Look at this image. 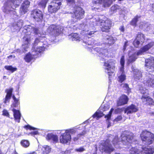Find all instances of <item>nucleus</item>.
I'll return each mask as SVG.
<instances>
[{"label": "nucleus", "instance_id": "obj_1", "mask_svg": "<svg viewBox=\"0 0 154 154\" xmlns=\"http://www.w3.org/2000/svg\"><path fill=\"white\" fill-rule=\"evenodd\" d=\"M133 137L132 135H128L125 134V132L122 133L121 138L119 140L117 136H115L112 143L113 145L116 146L120 144L119 140H121V141L124 145H127V148L129 149L128 154H142V150L141 149H138L134 146L133 143L132 142Z\"/></svg>", "mask_w": 154, "mask_h": 154}, {"label": "nucleus", "instance_id": "obj_2", "mask_svg": "<svg viewBox=\"0 0 154 154\" xmlns=\"http://www.w3.org/2000/svg\"><path fill=\"white\" fill-rule=\"evenodd\" d=\"M23 32L26 34L25 35L23 38L24 44L22 45V48H23V51L25 52L27 51V49L30 44V37L29 35L32 34H38L39 30L37 28L34 27V26L28 25L24 27Z\"/></svg>", "mask_w": 154, "mask_h": 154}, {"label": "nucleus", "instance_id": "obj_3", "mask_svg": "<svg viewBox=\"0 0 154 154\" xmlns=\"http://www.w3.org/2000/svg\"><path fill=\"white\" fill-rule=\"evenodd\" d=\"M22 0H7L2 8L3 12L6 14L10 13L14 14L16 13L14 9L18 7Z\"/></svg>", "mask_w": 154, "mask_h": 154}, {"label": "nucleus", "instance_id": "obj_4", "mask_svg": "<svg viewBox=\"0 0 154 154\" xmlns=\"http://www.w3.org/2000/svg\"><path fill=\"white\" fill-rule=\"evenodd\" d=\"M154 46V42H152L142 47L138 51L137 54L135 53L131 54L130 52L129 53V58L128 60V63L134 62L135 60L137 58V56L139 55L143 54H144L149 49Z\"/></svg>", "mask_w": 154, "mask_h": 154}, {"label": "nucleus", "instance_id": "obj_5", "mask_svg": "<svg viewBox=\"0 0 154 154\" xmlns=\"http://www.w3.org/2000/svg\"><path fill=\"white\" fill-rule=\"evenodd\" d=\"M72 14V20L74 22L83 18L85 13L84 11L81 7H76L73 8Z\"/></svg>", "mask_w": 154, "mask_h": 154}, {"label": "nucleus", "instance_id": "obj_6", "mask_svg": "<svg viewBox=\"0 0 154 154\" xmlns=\"http://www.w3.org/2000/svg\"><path fill=\"white\" fill-rule=\"evenodd\" d=\"M140 137L143 143L146 145L151 144L154 141V135L149 132L143 131L140 134Z\"/></svg>", "mask_w": 154, "mask_h": 154}, {"label": "nucleus", "instance_id": "obj_7", "mask_svg": "<svg viewBox=\"0 0 154 154\" xmlns=\"http://www.w3.org/2000/svg\"><path fill=\"white\" fill-rule=\"evenodd\" d=\"M44 46H39L35 47H34L33 49V51L31 53H30L27 54L25 56L24 59L25 61L28 63H29L31 61L35 58V56L39 53H41L45 50Z\"/></svg>", "mask_w": 154, "mask_h": 154}, {"label": "nucleus", "instance_id": "obj_8", "mask_svg": "<svg viewBox=\"0 0 154 154\" xmlns=\"http://www.w3.org/2000/svg\"><path fill=\"white\" fill-rule=\"evenodd\" d=\"M109 139H107L100 142L99 147L101 151L109 153L113 151L114 149L109 143Z\"/></svg>", "mask_w": 154, "mask_h": 154}, {"label": "nucleus", "instance_id": "obj_9", "mask_svg": "<svg viewBox=\"0 0 154 154\" xmlns=\"http://www.w3.org/2000/svg\"><path fill=\"white\" fill-rule=\"evenodd\" d=\"M115 62L113 60H110L104 63L105 72L109 76L112 75L115 70Z\"/></svg>", "mask_w": 154, "mask_h": 154}, {"label": "nucleus", "instance_id": "obj_10", "mask_svg": "<svg viewBox=\"0 0 154 154\" xmlns=\"http://www.w3.org/2000/svg\"><path fill=\"white\" fill-rule=\"evenodd\" d=\"M97 24L98 23L100 24V26L101 30L103 32H107L111 27V21L107 18H104L103 20L99 19L98 21L97 20H96Z\"/></svg>", "mask_w": 154, "mask_h": 154}, {"label": "nucleus", "instance_id": "obj_11", "mask_svg": "<svg viewBox=\"0 0 154 154\" xmlns=\"http://www.w3.org/2000/svg\"><path fill=\"white\" fill-rule=\"evenodd\" d=\"M63 30V28L60 26L52 25L48 27L47 32L51 35H54L57 36Z\"/></svg>", "mask_w": 154, "mask_h": 154}, {"label": "nucleus", "instance_id": "obj_12", "mask_svg": "<svg viewBox=\"0 0 154 154\" xmlns=\"http://www.w3.org/2000/svg\"><path fill=\"white\" fill-rule=\"evenodd\" d=\"M145 63L146 70L149 72H154V57L146 59Z\"/></svg>", "mask_w": 154, "mask_h": 154}, {"label": "nucleus", "instance_id": "obj_13", "mask_svg": "<svg viewBox=\"0 0 154 154\" xmlns=\"http://www.w3.org/2000/svg\"><path fill=\"white\" fill-rule=\"evenodd\" d=\"M32 17L37 21H41L43 18V14L42 12L37 9L33 10L31 13Z\"/></svg>", "mask_w": 154, "mask_h": 154}, {"label": "nucleus", "instance_id": "obj_14", "mask_svg": "<svg viewBox=\"0 0 154 154\" xmlns=\"http://www.w3.org/2000/svg\"><path fill=\"white\" fill-rule=\"evenodd\" d=\"M60 3H55L51 2L48 6V11L51 14L55 13L59 9L60 7L59 5Z\"/></svg>", "mask_w": 154, "mask_h": 154}, {"label": "nucleus", "instance_id": "obj_15", "mask_svg": "<svg viewBox=\"0 0 154 154\" xmlns=\"http://www.w3.org/2000/svg\"><path fill=\"white\" fill-rule=\"evenodd\" d=\"M71 139V135L67 134L66 132L61 134L60 137V142L63 144L69 143Z\"/></svg>", "mask_w": 154, "mask_h": 154}, {"label": "nucleus", "instance_id": "obj_16", "mask_svg": "<svg viewBox=\"0 0 154 154\" xmlns=\"http://www.w3.org/2000/svg\"><path fill=\"white\" fill-rule=\"evenodd\" d=\"M30 2L28 0L25 1L22 4L20 8V15L25 14L28 11Z\"/></svg>", "mask_w": 154, "mask_h": 154}, {"label": "nucleus", "instance_id": "obj_17", "mask_svg": "<svg viewBox=\"0 0 154 154\" xmlns=\"http://www.w3.org/2000/svg\"><path fill=\"white\" fill-rule=\"evenodd\" d=\"M23 25V21L22 20H19L18 21L14 22L11 27L12 31L15 32L20 29Z\"/></svg>", "mask_w": 154, "mask_h": 154}, {"label": "nucleus", "instance_id": "obj_18", "mask_svg": "<svg viewBox=\"0 0 154 154\" xmlns=\"http://www.w3.org/2000/svg\"><path fill=\"white\" fill-rule=\"evenodd\" d=\"M138 110L137 107L136 106L132 104L124 110V112L128 115L129 114L132 113L134 112H137Z\"/></svg>", "mask_w": 154, "mask_h": 154}, {"label": "nucleus", "instance_id": "obj_19", "mask_svg": "<svg viewBox=\"0 0 154 154\" xmlns=\"http://www.w3.org/2000/svg\"><path fill=\"white\" fill-rule=\"evenodd\" d=\"M47 140L52 141L53 143H57L58 142V138L57 135L51 133L48 134L46 137Z\"/></svg>", "mask_w": 154, "mask_h": 154}, {"label": "nucleus", "instance_id": "obj_20", "mask_svg": "<svg viewBox=\"0 0 154 154\" xmlns=\"http://www.w3.org/2000/svg\"><path fill=\"white\" fill-rule=\"evenodd\" d=\"M151 76H147L144 78L143 84L148 86H152L154 84V80L151 78Z\"/></svg>", "mask_w": 154, "mask_h": 154}, {"label": "nucleus", "instance_id": "obj_21", "mask_svg": "<svg viewBox=\"0 0 154 154\" xmlns=\"http://www.w3.org/2000/svg\"><path fill=\"white\" fill-rule=\"evenodd\" d=\"M128 101L127 97L125 95H122L119 98L117 101V105L118 106H121L126 104Z\"/></svg>", "mask_w": 154, "mask_h": 154}, {"label": "nucleus", "instance_id": "obj_22", "mask_svg": "<svg viewBox=\"0 0 154 154\" xmlns=\"http://www.w3.org/2000/svg\"><path fill=\"white\" fill-rule=\"evenodd\" d=\"M142 100L145 104H146L149 105H154V102L153 100L150 97L148 96H142Z\"/></svg>", "mask_w": 154, "mask_h": 154}, {"label": "nucleus", "instance_id": "obj_23", "mask_svg": "<svg viewBox=\"0 0 154 154\" xmlns=\"http://www.w3.org/2000/svg\"><path fill=\"white\" fill-rule=\"evenodd\" d=\"M142 150V153L143 152L145 154H153L154 152L153 149L149 147H144L143 146L140 147Z\"/></svg>", "mask_w": 154, "mask_h": 154}, {"label": "nucleus", "instance_id": "obj_24", "mask_svg": "<svg viewBox=\"0 0 154 154\" xmlns=\"http://www.w3.org/2000/svg\"><path fill=\"white\" fill-rule=\"evenodd\" d=\"M13 90V89L12 88H10L7 90V95L4 101V102L5 103H6L7 102H9L11 96L12 95Z\"/></svg>", "mask_w": 154, "mask_h": 154}, {"label": "nucleus", "instance_id": "obj_25", "mask_svg": "<svg viewBox=\"0 0 154 154\" xmlns=\"http://www.w3.org/2000/svg\"><path fill=\"white\" fill-rule=\"evenodd\" d=\"M12 111L14 112V116L15 120L19 122L20 119L21 115L20 112L17 110H16L14 109H13Z\"/></svg>", "mask_w": 154, "mask_h": 154}, {"label": "nucleus", "instance_id": "obj_26", "mask_svg": "<svg viewBox=\"0 0 154 154\" xmlns=\"http://www.w3.org/2000/svg\"><path fill=\"white\" fill-rule=\"evenodd\" d=\"M134 77L136 79H139L142 77L141 72L137 69H134L133 70Z\"/></svg>", "mask_w": 154, "mask_h": 154}, {"label": "nucleus", "instance_id": "obj_27", "mask_svg": "<svg viewBox=\"0 0 154 154\" xmlns=\"http://www.w3.org/2000/svg\"><path fill=\"white\" fill-rule=\"evenodd\" d=\"M69 38L73 41H80L82 39L80 38L77 33H74L71 34L69 36Z\"/></svg>", "mask_w": 154, "mask_h": 154}, {"label": "nucleus", "instance_id": "obj_28", "mask_svg": "<svg viewBox=\"0 0 154 154\" xmlns=\"http://www.w3.org/2000/svg\"><path fill=\"white\" fill-rule=\"evenodd\" d=\"M94 50L98 53H99L100 56L101 55V54H102V55H104V56L105 57L107 55V51L106 49H100L97 48H95Z\"/></svg>", "mask_w": 154, "mask_h": 154}, {"label": "nucleus", "instance_id": "obj_29", "mask_svg": "<svg viewBox=\"0 0 154 154\" xmlns=\"http://www.w3.org/2000/svg\"><path fill=\"white\" fill-rule=\"evenodd\" d=\"M42 154H48L51 151V148L49 146L45 145L42 148Z\"/></svg>", "mask_w": 154, "mask_h": 154}, {"label": "nucleus", "instance_id": "obj_30", "mask_svg": "<svg viewBox=\"0 0 154 154\" xmlns=\"http://www.w3.org/2000/svg\"><path fill=\"white\" fill-rule=\"evenodd\" d=\"M114 109L112 108L109 111V114L105 116V117L106 119V122H108V125L107 126V128H109L111 126V123L109 122V121L110 119L111 115H112V112L113 111Z\"/></svg>", "mask_w": 154, "mask_h": 154}, {"label": "nucleus", "instance_id": "obj_31", "mask_svg": "<svg viewBox=\"0 0 154 154\" xmlns=\"http://www.w3.org/2000/svg\"><path fill=\"white\" fill-rule=\"evenodd\" d=\"M103 115L102 112L98 110L92 116V117L93 118H96L97 119H98L99 118L102 117Z\"/></svg>", "mask_w": 154, "mask_h": 154}, {"label": "nucleus", "instance_id": "obj_32", "mask_svg": "<svg viewBox=\"0 0 154 154\" xmlns=\"http://www.w3.org/2000/svg\"><path fill=\"white\" fill-rule=\"evenodd\" d=\"M119 72L121 75L119 76V82L122 83L126 79V76L124 74V70L122 72Z\"/></svg>", "mask_w": 154, "mask_h": 154}, {"label": "nucleus", "instance_id": "obj_33", "mask_svg": "<svg viewBox=\"0 0 154 154\" xmlns=\"http://www.w3.org/2000/svg\"><path fill=\"white\" fill-rule=\"evenodd\" d=\"M121 9L120 6L117 5L112 6L110 8V11L112 13H115L116 12L119 11Z\"/></svg>", "mask_w": 154, "mask_h": 154}, {"label": "nucleus", "instance_id": "obj_34", "mask_svg": "<svg viewBox=\"0 0 154 154\" xmlns=\"http://www.w3.org/2000/svg\"><path fill=\"white\" fill-rule=\"evenodd\" d=\"M136 39L143 43L145 40V36L143 34L139 33L137 35Z\"/></svg>", "mask_w": 154, "mask_h": 154}, {"label": "nucleus", "instance_id": "obj_35", "mask_svg": "<svg viewBox=\"0 0 154 154\" xmlns=\"http://www.w3.org/2000/svg\"><path fill=\"white\" fill-rule=\"evenodd\" d=\"M20 143L22 146L24 148H27L30 145L29 141L26 140H21Z\"/></svg>", "mask_w": 154, "mask_h": 154}, {"label": "nucleus", "instance_id": "obj_36", "mask_svg": "<svg viewBox=\"0 0 154 154\" xmlns=\"http://www.w3.org/2000/svg\"><path fill=\"white\" fill-rule=\"evenodd\" d=\"M48 0H42L38 4V6L42 9H44L46 7Z\"/></svg>", "mask_w": 154, "mask_h": 154}, {"label": "nucleus", "instance_id": "obj_37", "mask_svg": "<svg viewBox=\"0 0 154 154\" xmlns=\"http://www.w3.org/2000/svg\"><path fill=\"white\" fill-rule=\"evenodd\" d=\"M120 64L121 67L120 68L119 71H122L124 69V66L125 64V57L124 56H122L120 60Z\"/></svg>", "mask_w": 154, "mask_h": 154}, {"label": "nucleus", "instance_id": "obj_38", "mask_svg": "<svg viewBox=\"0 0 154 154\" xmlns=\"http://www.w3.org/2000/svg\"><path fill=\"white\" fill-rule=\"evenodd\" d=\"M5 68L8 70L11 71L12 72H13L17 70L16 67H14L12 66H6Z\"/></svg>", "mask_w": 154, "mask_h": 154}, {"label": "nucleus", "instance_id": "obj_39", "mask_svg": "<svg viewBox=\"0 0 154 154\" xmlns=\"http://www.w3.org/2000/svg\"><path fill=\"white\" fill-rule=\"evenodd\" d=\"M140 17V16H135L132 20L131 22V24L134 26H136V23L138 21V19Z\"/></svg>", "mask_w": 154, "mask_h": 154}, {"label": "nucleus", "instance_id": "obj_40", "mask_svg": "<svg viewBox=\"0 0 154 154\" xmlns=\"http://www.w3.org/2000/svg\"><path fill=\"white\" fill-rule=\"evenodd\" d=\"M13 98L14 100V101L12 104L11 105V107H16L18 106L19 104L18 100L16 98L14 95L13 96Z\"/></svg>", "mask_w": 154, "mask_h": 154}, {"label": "nucleus", "instance_id": "obj_41", "mask_svg": "<svg viewBox=\"0 0 154 154\" xmlns=\"http://www.w3.org/2000/svg\"><path fill=\"white\" fill-rule=\"evenodd\" d=\"M112 0H104L103 1V5L105 7H109L112 3Z\"/></svg>", "mask_w": 154, "mask_h": 154}, {"label": "nucleus", "instance_id": "obj_42", "mask_svg": "<svg viewBox=\"0 0 154 154\" xmlns=\"http://www.w3.org/2000/svg\"><path fill=\"white\" fill-rule=\"evenodd\" d=\"M85 131H83L82 133L78 134L76 137H75L73 138V140L74 141H76L79 138L82 137L85 134Z\"/></svg>", "mask_w": 154, "mask_h": 154}, {"label": "nucleus", "instance_id": "obj_43", "mask_svg": "<svg viewBox=\"0 0 154 154\" xmlns=\"http://www.w3.org/2000/svg\"><path fill=\"white\" fill-rule=\"evenodd\" d=\"M67 134L71 135V134H73L75 133L76 131L74 129H68L65 130Z\"/></svg>", "mask_w": 154, "mask_h": 154}, {"label": "nucleus", "instance_id": "obj_44", "mask_svg": "<svg viewBox=\"0 0 154 154\" xmlns=\"http://www.w3.org/2000/svg\"><path fill=\"white\" fill-rule=\"evenodd\" d=\"M143 43L141 42L136 38L133 42V45L136 47L137 48L139 46L140 44H142Z\"/></svg>", "mask_w": 154, "mask_h": 154}, {"label": "nucleus", "instance_id": "obj_45", "mask_svg": "<svg viewBox=\"0 0 154 154\" xmlns=\"http://www.w3.org/2000/svg\"><path fill=\"white\" fill-rule=\"evenodd\" d=\"M109 108V106L108 104H106L104 105H102L101 106L100 108V109H102V111H104L108 110Z\"/></svg>", "mask_w": 154, "mask_h": 154}, {"label": "nucleus", "instance_id": "obj_46", "mask_svg": "<svg viewBox=\"0 0 154 154\" xmlns=\"http://www.w3.org/2000/svg\"><path fill=\"white\" fill-rule=\"evenodd\" d=\"M107 40V43L110 45L113 44L115 42V40L112 37H109V38H106Z\"/></svg>", "mask_w": 154, "mask_h": 154}, {"label": "nucleus", "instance_id": "obj_47", "mask_svg": "<svg viewBox=\"0 0 154 154\" xmlns=\"http://www.w3.org/2000/svg\"><path fill=\"white\" fill-rule=\"evenodd\" d=\"M94 29V28L91 29V27H89V29H88L87 31V33H86V34H88L90 36L92 35L95 32V31L94 30H92Z\"/></svg>", "mask_w": 154, "mask_h": 154}, {"label": "nucleus", "instance_id": "obj_48", "mask_svg": "<svg viewBox=\"0 0 154 154\" xmlns=\"http://www.w3.org/2000/svg\"><path fill=\"white\" fill-rule=\"evenodd\" d=\"M75 150L77 152H82L85 151V149L84 146H81L79 148L75 149Z\"/></svg>", "mask_w": 154, "mask_h": 154}, {"label": "nucleus", "instance_id": "obj_49", "mask_svg": "<svg viewBox=\"0 0 154 154\" xmlns=\"http://www.w3.org/2000/svg\"><path fill=\"white\" fill-rule=\"evenodd\" d=\"M148 26V24L145 23L144 22H141L139 24V27L141 29L145 28Z\"/></svg>", "mask_w": 154, "mask_h": 154}, {"label": "nucleus", "instance_id": "obj_50", "mask_svg": "<svg viewBox=\"0 0 154 154\" xmlns=\"http://www.w3.org/2000/svg\"><path fill=\"white\" fill-rule=\"evenodd\" d=\"M121 86L123 88H125V89L127 90L128 92H129L130 90L128 85L127 84H122L121 85Z\"/></svg>", "mask_w": 154, "mask_h": 154}, {"label": "nucleus", "instance_id": "obj_51", "mask_svg": "<svg viewBox=\"0 0 154 154\" xmlns=\"http://www.w3.org/2000/svg\"><path fill=\"white\" fill-rule=\"evenodd\" d=\"M103 2V0H92L93 4H100Z\"/></svg>", "mask_w": 154, "mask_h": 154}, {"label": "nucleus", "instance_id": "obj_52", "mask_svg": "<svg viewBox=\"0 0 154 154\" xmlns=\"http://www.w3.org/2000/svg\"><path fill=\"white\" fill-rule=\"evenodd\" d=\"M124 110V108H117L115 110V112L117 113H120Z\"/></svg>", "mask_w": 154, "mask_h": 154}, {"label": "nucleus", "instance_id": "obj_53", "mask_svg": "<svg viewBox=\"0 0 154 154\" xmlns=\"http://www.w3.org/2000/svg\"><path fill=\"white\" fill-rule=\"evenodd\" d=\"M41 37H39V38H36L35 41L34 45H36L38 43H41L39 41L40 39H41Z\"/></svg>", "mask_w": 154, "mask_h": 154}, {"label": "nucleus", "instance_id": "obj_54", "mask_svg": "<svg viewBox=\"0 0 154 154\" xmlns=\"http://www.w3.org/2000/svg\"><path fill=\"white\" fill-rule=\"evenodd\" d=\"M24 128H26L27 129H29L30 130H35V128H34L32 127L31 126H30L29 125L25 126L24 127Z\"/></svg>", "mask_w": 154, "mask_h": 154}, {"label": "nucleus", "instance_id": "obj_55", "mask_svg": "<svg viewBox=\"0 0 154 154\" xmlns=\"http://www.w3.org/2000/svg\"><path fill=\"white\" fill-rule=\"evenodd\" d=\"M61 0H54L52 2L53 3H60V4L59 5V6L60 7V6L61 5Z\"/></svg>", "mask_w": 154, "mask_h": 154}, {"label": "nucleus", "instance_id": "obj_56", "mask_svg": "<svg viewBox=\"0 0 154 154\" xmlns=\"http://www.w3.org/2000/svg\"><path fill=\"white\" fill-rule=\"evenodd\" d=\"M3 115L9 117V113H8L7 111L6 110H4L3 112Z\"/></svg>", "mask_w": 154, "mask_h": 154}, {"label": "nucleus", "instance_id": "obj_57", "mask_svg": "<svg viewBox=\"0 0 154 154\" xmlns=\"http://www.w3.org/2000/svg\"><path fill=\"white\" fill-rule=\"evenodd\" d=\"M122 119V116H118L115 120L114 121L118 122L121 120Z\"/></svg>", "mask_w": 154, "mask_h": 154}, {"label": "nucleus", "instance_id": "obj_58", "mask_svg": "<svg viewBox=\"0 0 154 154\" xmlns=\"http://www.w3.org/2000/svg\"><path fill=\"white\" fill-rule=\"evenodd\" d=\"M128 41H127L125 42L124 45L123 47V51H124L126 49V47H127V46L128 45Z\"/></svg>", "mask_w": 154, "mask_h": 154}, {"label": "nucleus", "instance_id": "obj_59", "mask_svg": "<svg viewBox=\"0 0 154 154\" xmlns=\"http://www.w3.org/2000/svg\"><path fill=\"white\" fill-rule=\"evenodd\" d=\"M142 89H143L142 88H140V92L141 93L143 94H144L147 92V90H142Z\"/></svg>", "mask_w": 154, "mask_h": 154}, {"label": "nucleus", "instance_id": "obj_60", "mask_svg": "<svg viewBox=\"0 0 154 154\" xmlns=\"http://www.w3.org/2000/svg\"><path fill=\"white\" fill-rule=\"evenodd\" d=\"M120 30L123 32L125 31V28L124 26H121L119 28Z\"/></svg>", "mask_w": 154, "mask_h": 154}, {"label": "nucleus", "instance_id": "obj_61", "mask_svg": "<svg viewBox=\"0 0 154 154\" xmlns=\"http://www.w3.org/2000/svg\"><path fill=\"white\" fill-rule=\"evenodd\" d=\"M38 132L37 131H34L31 132L30 134L32 135H35L37 134H38Z\"/></svg>", "mask_w": 154, "mask_h": 154}, {"label": "nucleus", "instance_id": "obj_62", "mask_svg": "<svg viewBox=\"0 0 154 154\" xmlns=\"http://www.w3.org/2000/svg\"><path fill=\"white\" fill-rule=\"evenodd\" d=\"M151 7H152L151 10H152V12L154 13V3L152 4L151 5Z\"/></svg>", "mask_w": 154, "mask_h": 154}, {"label": "nucleus", "instance_id": "obj_63", "mask_svg": "<svg viewBox=\"0 0 154 154\" xmlns=\"http://www.w3.org/2000/svg\"><path fill=\"white\" fill-rule=\"evenodd\" d=\"M8 58L9 59H11L13 58H15V56L14 55H11L10 56H9L8 57Z\"/></svg>", "mask_w": 154, "mask_h": 154}, {"label": "nucleus", "instance_id": "obj_64", "mask_svg": "<svg viewBox=\"0 0 154 154\" xmlns=\"http://www.w3.org/2000/svg\"><path fill=\"white\" fill-rule=\"evenodd\" d=\"M133 2L135 3H137L140 2L141 0H132Z\"/></svg>", "mask_w": 154, "mask_h": 154}]
</instances>
